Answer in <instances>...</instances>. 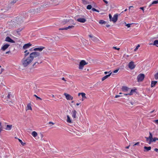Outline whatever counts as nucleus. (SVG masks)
Masks as SVG:
<instances>
[{
	"label": "nucleus",
	"instance_id": "f257e3e1",
	"mask_svg": "<svg viewBox=\"0 0 158 158\" xmlns=\"http://www.w3.org/2000/svg\"><path fill=\"white\" fill-rule=\"evenodd\" d=\"M32 61L31 59L29 56L27 58H24L22 60V65L24 67H26Z\"/></svg>",
	"mask_w": 158,
	"mask_h": 158
},
{
	"label": "nucleus",
	"instance_id": "f03ea898",
	"mask_svg": "<svg viewBox=\"0 0 158 158\" xmlns=\"http://www.w3.org/2000/svg\"><path fill=\"white\" fill-rule=\"evenodd\" d=\"M40 55V53L34 52H32L30 54L29 57L31 60H33L34 58H36L39 56Z\"/></svg>",
	"mask_w": 158,
	"mask_h": 158
},
{
	"label": "nucleus",
	"instance_id": "7ed1b4c3",
	"mask_svg": "<svg viewBox=\"0 0 158 158\" xmlns=\"http://www.w3.org/2000/svg\"><path fill=\"white\" fill-rule=\"evenodd\" d=\"M69 22L71 24L74 25L76 24L71 19H64L62 21L61 23L62 25H64Z\"/></svg>",
	"mask_w": 158,
	"mask_h": 158
},
{
	"label": "nucleus",
	"instance_id": "20e7f679",
	"mask_svg": "<svg viewBox=\"0 0 158 158\" xmlns=\"http://www.w3.org/2000/svg\"><path fill=\"white\" fill-rule=\"evenodd\" d=\"M145 75L143 74H140L137 77V79L138 82L142 81L144 79Z\"/></svg>",
	"mask_w": 158,
	"mask_h": 158
},
{
	"label": "nucleus",
	"instance_id": "39448f33",
	"mask_svg": "<svg viewBox=\"0 0 158 158\" xmlns=\"http://www.w3.org/2000/svg\"><path fill=\"white\" fill-rule=\"evenodd\" d=\"M87 63L84 60H81L80 63L79 68L80 69H82L84 67V66L87 64Z\"/></svg>",
	"mask_w": 158,
	"mask_h": 158
},
{
	"label": "nucleus",
	"instance_id": "423d86ee",
	"mask_svg": "<svg viewBox=\"0 0 158 158\" xmlns=\"http://www.w3.org/2000/svg\"><path fill=\"white\" fill-rule=\"evenodd\" d=\"M128 66L130 69H133L135 68V64L134 62L131 61L129 63Z\"/></svg>",
	"mask_w": 158,
	"mask_h": 158
},
{
	"label": "nucleus",
	"instance_id": "0eeeda50",
	"mask_svg": "<svg viewBox=\"0 0 158 158\" xmlns=\"http://www.w3.org/2000/svg\"><path fill=\"white\" fill-rule=\"evenodd\" d=\"M51 4L50 2H45L41 6V7H40V9L42 10L44 8L48 6Z\"/></svg>",
	"mask_w": 158,
	"mask_h": 158
},
{
	"label": "nucleus",
	"instance_id": "6e6552de",
	"mask_svg": "<svg viewBox=\"0 0 158 158\" xmlns=\"http://www.w3.org/2000/svg\"><path fill=\"white\" fill-rule=\"evenodd\" d=\"M89 37L91 38V40L94 42H98L99 41V40L95 36H93L92 35H89Z\"/></svg>",
	"mask_w": 158,
	"mask_h": 158
},
{
	"label": "nucleus",
	"instance_id": "1a4fd4ad",
	"mask_svg": "<svg viewBox=\"0 0 158 158\" xmlns=\"http://www.w3.org/2000/svg\"><path fill=\"white\" fill-rule=\"evenodd\" d=\"M118 15L117 14H115L113 17H112L110 21H112L114 23H115L118 20Z\"/></svg>",
	"mask_w": 158,
	"mask_h": 158
},
{
	"label": "nucleus",
	"instance_id": "9d476101",
	"mask_svg": "<svg viewBox=\"0 0 158 158\" xmlns=\"http://www.w3.org/2000/svg\"><path fill=\"white\" fill-rule=\"evenodd\" d=\"M64 95L65 96L66 99L68 100H72L73 99V97L69 94L64 93Z\"/></svg>",
	"mask_w": 158,
	"mask_h": 158
},
{
	"label": "nucleus",
	"instance_id": "9b49d317",
	"mask_svg": "<svg viewBox=\"0 0 158 158\" xmlns=\"http://www.w3.org/2000/svg\"><path fill=\"white\" fill-rule=\"evenodd\" d=\"M45 48V47L43 46H40L38 48H36L33 49V51H38L40 52L42 51Z\"/></svg>",
	"mask_w": 158,
	"mask_h": 158
},
{
	"label": "nucleus",
	"instance_id": "f8f14e48",
	"mask_svg": "<svg viewBox=\"0 0 158 158\" xmlns=\"http://www.w3.org/2000/svg\"><path fill=\"white\" fill-rule=\"evenodd\" d=\"M152 137V135L151 132H149V135L148 137H145L146 139V141L147 142L149 143V142L151 140V139Z\"/></svg>",
	"mask_w": 158,
	"mask_h": 158
},
{
	"label": "nucleus",
	"instance_id": "ddd939ff",
	"mask_svg": "<svg viewBox=\"0 0 158 158\" xmlns=\"http://www.w3.org/2000/svg\"><path fill=\"white\" fill-rule=\"evenodd\" d=\"M5 41L7 42H9L11 43H15V42L12 39H11L10 37H7Z\"/></svg>",
	"mask_w": 158,
	"mask_h": 158
},
{
	"label": "nucleus",
	"instance_id": "4468645a",
	"mask_svg": "<svg viewBox=\"0 0 158 158\" xmlns=\"http://www.w3.org/2000/svg\"><path fill=\"white\" fill-rule=\"evenodd\" d=\"M10 45L8 44H6L3 46L1 48V50L4 51L9 47Z\"/></svg>",
	"mask_w": 158,
	"mask_h": 158
},
{
	"label": "nucleus",
	"instance_id": "2eb2a0df",
	"mask_svg": "<svg viewBox=\"0 0 158 158\" xmlns=\"http://www.w3.org/2000/svg\"><path fill=\"white\" fill-rule=\"evenodd\" d=\"M77 20L80 22L84 23L86 21V20L84 18H79L77 19Z\"/></svg>",
	"mask_w": 158,
	"mask_h": 158
},
{
	"label": "nucleus",
	"instance_id": "dca6fc26",
	"mask_svg": "<svg viewBox=\"0 0 158 158\" xmlns=\"http://www.w3.org/2000/svg\"><path fill=\"white\" fill-rule=\"evenodd\" d=\"M77 113V112L75 110H74L72 111L71 114L72 115V117L73 118H76Z\"/></svg>",
	"mask_w": 158,
	"mask_h": 158
},
{
	"label": "nucleus",
	"instance_id": "f3484780",
	"mask_svg": "<svg viewBox=\"0 0 158 158\" xmlns=\"http://www.w3.org/2000/svg\"><path fill=\"white\" fill-rule=\"evenodd\" d=\"M31 45L30 43L26 44L23 46V49H26L29 48Z\"/></svg>",
	"mask_w": 158,
	"mask_h": 158
},
{
	"label": "nucleus",
	"instance_id": "a211bd4d",
	"mask_svg": "<svg viewBox=\"0 0 158 158\" xmlns=\"http://www.w3.org/2000/svg\"><path fill=\"white\" fill-rule=\"evenodd\" d=\"M112 73L110 72L109 74L108 75H106L104 77L102 78V81H103L106 79H107V78H108L110 76V75Z\"/></svg>",
	"mask_w": 158,
	"mask_h": 158
},
{
	"label": "nucleus",
	"instance_id": "6ab92c4d",
	"mask_svg": "<svg viewBox=\"0 0 158 158\" xmlns=\"http://www.w3.org/2000/svg\"><path fill=\"white\" fill-rule=\"evenodd\" d=\"M12 127V125H7L6 126L5 129L8 131H10Z\"/></svg>",
	"mask_w": 158,
	"mask_h": 158
},
{
	"label": "nucleus",
	"instance_id": "aec40b11",
	"mask_svg": "<svg viewBox=\"0 0 158 158\" xmlns=\"http://www.w3.org/2000/svg\"><path fill=\"white\" fill-rule=\"evenodd\" d=\"M156 140H158V138H153L152 137V139H151V140L149 142V144H150L152 142H155Z\"/></svg>",
	"mask_w": 158,
	"mask_h": 158
},
{
	"label": "nucleus",
	"instance_id": "412c9836",
	"mask_svg": "<svg viewBox=\"0 0 158 158\" xmlns=\"http://www.w3.org/2000/svg\"><path fill=\"white\" fill-rule=\"evenodd\" d=\"M128 89L129 88L126 86H123L122 88V91L124 92L127 91Z\"/></svg>",
	"mask_w": 158,
	"mask_h": 158
},
{
	"label": "nucleus",
	"instance_id": "4be33fe9",
	"mask_svg": "<svg viewBox=\"0 0 158 158\" xmlns=\"http://www.w3.org/2000/svg\"><path fill=\"white\" fill-rule=\"evenodd\" d=\"M66 121L68 123H72V120H71L69 116L68 115H67V119Z\"/></svg>",
	"mask_w": 158,
	"mask_h": 158
},
{
	"label": "nucleus",
	"instance_id": "5701e85b",
	"mask_svg": "<svg viewBox=\"0 0 158 158\" xmlns=\"http://www.w3.org/2000/svg\"><path fill=\"white\" fill-rule=\"evenodd\" d=\"M158 3V0L153 1L152 3L149 5V7H151L152 5L156 4Z\"/></svg>",
	"mask_w": 158,
	"mask_h": 158
},
{
	"label": "nucleus",
	"instance_id": "b1692460",
	"mask_svg": "<svg viewBox=\"0 0 158 158\" xmlns=\"http://www.w3.org/2000/svg\"><path fill=\"white\" fill-rule=\"evenodd\" d=\"M32 108L31 107V104L30 103H29L27 105V108L26 109V110H31Z\"/></svg>",
	"mask_w": 158,
	"mask_h": 158
},
{
	"label": "nucleus",
	"instance_id": "393cba45",
	"mask_svg": "<svg viewBox=\"0 0 158 158\" xmlns=\"http://www.w3.org/2000/svg\"><path fill=\"white\" fill-rule=\"evenodd\" d=\"M31 135L34 137H36L37 135L38 134L35 131H33L31 133Z\"/></svg>",
	"mask_w": 158,
	"mask_h": 158
},
{
	"label": "nucleus",
	"instance_id": "a878e982",
	"mask_svg": "<svg viewBox=\"0 0 158 158\" xmlns=\"http://www.w3.org/2000/svg\"><path fill=\"white\" fill-rule=\"evenodd\" d=\"M82 97V101H83L85 99V98H86V97L85 96V93H81V95Z\"/></svg>",
	"mask_w": 158,
	"mask_h": 158
},
{
	"label": "nucleus",
	"instance_id": "bb28decb",
	"mask_svg": "<svg viewBox=\"0 0 158 158\" xmlns=\"http://www.w3.org/2000/svg\"><path fill=\"white\" fill-rule=\"evenodd\" d=\"M74 26L73 25L69 26L67 27H66V30L68 29L71 30V29H73L74 28Z\"/></svg>",
	"mask_w": 158,
	"mask_h": 158
},
{
	"label": "nucleus",
	"instance_id": "cd10ccee",
	"mask_svg": "<svg viewBox=\"0 0 158 158\" xmlns=\"http://www.w3.org/2000/svg\"><path fill=\"white\" fill-rule=\"evenodd\" d=\"M157 81H152L151 82V87H153L155 86V85L156 84Z\"/></svg>",
	"mask_w": 158,
	"mask_h": 158
},
{
	"label": "nucleus",
	"instance_id": "c85d7f7f",
	"mask_svg": "<svg viewBox=\"0 0 158 158\" xmlns=\"http://www.w3.org/2000/svg\"><path fill=\"white\" fill-rule=\"evenodd\" d=\"M136 89H131L129 93V95H131L133 94L135 92Z\"/></svg>",
	"mask_w": 158,
	"mask_h": 158
},
{
	"label": "nucleus",
	"instance_id": "c756f323",
	"mask_svg": "<svg viewBox=\"0 0 158 158\" xmlns=\"http://www.w3.org/2000/svg\"><path fill=\"white\" fill-rule=\"evenodd\" d=\"M144 148L146 150H144V151H148L149 150H150L151 148V147H144Z\"/></svg>",
	"mask_w": 158,
	"mask_h": 158
},
{
	"label": "nucleus",
	"instance_id": "7c9ffc66",
	"mask_svg": "<svg viewBox=\"0 0 158 158\" xmlns=\"http://www.w3.org/2000/svg\"><path fill=\"white\" fill-rule=\"evenodd\" d=\"M153 45H156L158 47V40H155L154 41Z\"/></svg>",
	"mask_w": 158,
	"mask_h": 158
},
{
	"label": "nucleus",
	"instance_id": "2f4dec72",
	"mask_svg": "<svg viewBox=\"0 0 158 158\" xmlns=\"http://www.w3.org/2000/svg\"><path fill=\"white\" fill-rule=\"evenodd\" d=\"M106 23V22L102 20H101L99 21V23L101 24H105Z\"/></svg>",
	"mask_w": 158,
	"mask_h": 158
},
{
	"label": "nucleus",
	"instance_id": "473e14b6",
	"mask_svg": "<svg viewBox=\"0 0 158 158\" xmlns=\"http://www.w3.org/2000/svg\"><path fill=\"white\" fill-rule=\"evenodd\" d=\"M24 52L25 53L24 54V56L25 57L27 56L29 53V52H27V50H26L24 51Z\"/></svg>",
	"mask_w": 158,
	"mask_h": 158
},
{
	"label": "nucleus",
	"instance_id": "72a5a7b5",
	"mask_svg": "<svg viewBox=\"0 0 158 158\" xmlns=\"http://www.w3.org/2000/svg\"><path fill=\"white\" fill-rule=\"evenodd\" d=\"M82 3L85 5L89 3V2H88L87 1L85 0H82Z\"/></svg>",
	"mask_w": 158,
	"mask_h": 158
},
{
	"label": "nucleus",
	"instance_id": "f704fd0d",
	"mask_svg": "<svg viewBox=\"0 0 158 158\" xmlns=\"http://www.w3.org/2000/svg\"><path fill=\"white\" fill-rule=\"evenodd\" d=\"M92 6L91 5H88L87 6V9L88 10H90L92 8Z\"/></svg>",
	"mask_w": 158,
	"mask_h": 158
},
{
	"label": "nucleus",
	"instance_id": "c9c22d12",
	"mask_svg": "<svg viewBox=\"0 0 158 158\" xmlns=\"http://www.w3.org/2000/svg\"><path fill=\"white\" fill-rule=\"evenodd\" d=\"M19 139V141L21 143V144L22 145L24 146L25 144V143L23 142H22V141L21 139Z\"/></svg>",
	"mask_w": 158,
	"mask_h": 158
},
{
	"label": "nucleus",
	"instance_id": "e433bc0d",
	"mask_svg": "<svg viewBox=\"0 0 158 158\" xmlns=\"http://www.w3.org/2000/svg\"><path fill=\"white\" fill-rule=\"evenodd\" d=\"M139 47H140V45L139 44H138V45L135 48V49L134 51H135V52L136 51L138 50V48Z\"/></svg>",
	"mask_w": 158,
	"mask_h": 158
},
{
	"label": "nucleus",
	"instance_id": "4c0bfd02",
	"mask_svg": "<svg viewBox=\"0 0 158 158\" xmlns=\"http://www.w3.org/2000/svg\"><path fill=\"white\" fill-rule=\"evenodd\" d=\"M39 63L37 62H35L33 65V67H35V66L36 64H38Z\"/></svg>",
	"mask_w": 158,
	"mask_h": 158
},
{
	"label": "nucleus",
	"instance_id": "58836bf2",
	"mask_svg": "<svg viewBox=\"0 0 158 158\" xmlns=\"http://www.w3.org/2000/svg\"><path fill=\"white\" fill-rule=\"evenodd\" d=\"M34 96L37 99H39L40 100H42V99L40 98V97H38L36 95L34 94Z\"/></svg>",
	"mask_w": 158,
	"mask_h": 158
},
{
	"label": "nucleus",
	"instance_id": "ea45409f",
	"mask_svg": "<svg viewBox=\"0 0 158 158\" xmlns=\"http://www.w3.org/2000/svg\"><path fill=\"white\" fill-rule=\"evenodd\" d=\"M155 77L156 79H158V72L155 75Z\"/></svg>",
	"mask_w": 158,
	"mask_h": 158
},
{
	"label": "nucleus",
	"instance_id": "a19ab883",
	"mask_svg": "<svg viewBox=\"0 0 158 158\" xmlns=\"http://www.w3.org/2000/svg\"><path fill=\"white\" fill-rule=\"evenodd\" d=\"M125 24H126V26H127L128 27H131V24H126V23H125Z\"/></svg>",
	"mask_w": 158,
	"mask_h": 158
},
{
	"label": "nucleus",
	"instance_id": "79ce46f5",
	"mask_svg": "<svg viewBox=\"0 0 158 158\" xmlns=\"http://www.w3.org/2000/svg\"><path fill=\"white\" fill-rule=\"evenodd\" d=\"M113 48H114L115 49L117 50H119L120 49V48H117V47H113Z\"/></svg>",
	"mask_w": 158,
	"mask_h": 158
},
{
	"label": "nucleus",
	"instance_id": "37998d69",
	"mask_svg": "<svg viewBox=\"0 0 158 158\" xmlns=\"http://www.w3.org/2000/svg\"><path fill=\"white\" fill-rule=\"evenodd\" d=\"M118 70H119V69H117L114 71L113 73H116L118 71Z\"/></svg>",
	"mask_w": 158,
	"mask_h": 158
},
{
	"label": "nucleus",
	"instance_id": "c03bdc74",
	"mask_svg": "<svg viewBox=\"0 0 158 158\" xmlns=\"http://www.w3.org/2000/svg\"><path fill=\"white\" fill-rule=\"evenodd\" d=\"M59 30H66V27L60 28L59 29Z\"/></svg>",
	"mask_w": 158,
	"mask_h": 158
},
{
	"label": "nucleus",
	"instance_id": "a18cd8bd",
	"mask_svg": "<svg viewBox=\"0 0 158 158\" xmlns=\"http://www.w3.org/2000/svg\"><path fill=\"white\" fill-rule=\"evenodd\" d=\"M109 19H110V21H111V19L112 18V16H111V15L110 14H109Z\"/></svg>",
	"mask_w": 158,
	"mask_h": 158
},
{
	"label": "nucleus",
	"instance_id": "49530a36",
	"mask_svg": "<svg viewBox=\"0 0 158 158\" xmlns=\"http://www.w3.org/2000/svg\"><path fill=\"white\" fill-rule=\"evenodd\" d=\"M154 122H155L156 124H158V119L155 120L154 121Z\"/></svg>",
	"mask_w": 158,
	"mask_h": 158
},
{
	"label": "nucleus",
	"instance_id": "de8ad7c7",
	"mask_svg": "<svg viewBox=\"0 0 158 158\" xmlns=\"http://www.w3.org/2000/svg\"><path fill=\"white\" fill-rule=\"evenodd\" d=\"M139 142H137L135 143L134 145L133 146H135V145H138L139 144Z\"/></svg>",
	"mask_w": 158,
	"mask_h": 158
},
{
	"label": "nucleus",
	"instance_id": "09e8293b",
	"mask_svg": "<svg viewBox=\"0 0 158 158\" xmlns=\"http://www.w3.org/2000/svg\"><path fill=\"white\" fill-rule=\"evenodd\" d=\"M110 72H110V71H109V72H104V74H107L108 73H109V74H110Z\"/></svg>",
	"mask_w": 158,
	"mask_h": 158
},
{
	"label": "nucleus",
	"instance_id": "8fccbe9b",
	"mask_svg": "<svg viewBox=\"0 0 158 158\" xmlns=\"http://www.w3.org/2000/svg\"><path fill=\"white\" fill-rule=\"evenodd\" d=\"M48 124H52V125H54V123L52 122H50L48 123Z\"/></svg>",
	"mask_w": 158,
	"mask_h": 158
},
{
	"label": "nucleus",
	"instance_id": "3c124183",
	"mask_svg": "<svg viewBox=\"0 0 158 158\" xmlns=\"http://www.w3.org/2000/svg\"><path fill=\"white\" fill-rule=\"evenodd\" d=\"M103 2L106 4H108V2L106 0H103Z\"/></svg>",
	"mask_w": 158,
	"mask_h": 158
},
{
	"label": "nucleus",
	"instance_id": "603ef678",
	"mask_svg": "<svg viewBox=\"0 0 158 158\" xmlns=\"http://www.w3.org/2000/svg\"><path fill=\"white\" fill-rule=\"evenodd\" d=\"M92 10L93 11H96V9L94 8H92Z\"/></svg>",
	"mask_w": 158,
	"mask_h": 158
},
{
	"label": "nucleus",
	"instance_id": "864d4df0",
	"mask_svg": "<svg viewBox=\"0 0 158 158\" xmlns=\"http://www.w3.org/2000/svg\"><path fill=\"white\" fill-rule=\"evenodd\" d=\"M121 96L119 95H116L115 96V98H118V97H120Z\"/></svg>",
	"mask_w": 158,
	"mask_h": 158
},
{
	"label": "nucleus",
	"instance_id": "5fc2aeb1",
	"mask_svg": "<svg viewBox=\"0 0 158 158\" xmlns=\"http://www.w3.org/2000/svg\"><path fill=\"white\" fill-rule=\"evenodd\" d=\"M4 69L2 68L1 69V72L0 73H1L2 72H3L4 71Z\"/></svg>",
	"mask_w": 158,
	"mask_h": 158
},
{
	"label": "nucleus",
	"instance_id": "6e6d98bb",
	"mask_svg": "<svg viewBox=\"0 0 158 158\" xmlns=\"http://www.w3.org/2000/svg\"><path fill=\"white\" fill-rule=\"evenodd\" d=\"M154 150H155L156 152H158V149H157V148H155V149H154Z\"/></svg>",
	"mask_w": 158,
	"mask_h": 158
},
{
	"label": "nucleus",
	"instance_id": "4d7b16f0",
	"mask_svg": "<svg viewBox=\"0 0 158 158\" xmlns=\"http://www.w3.org/2000/svg\"><path fill=\"white\" fill-rule=\"evenodd\" d=\"M140 9L143 10V11H144V9L143 7H140Z\"/></svg>",
	"mask_w": 158,
	"mask_h": 158
},
{
	"label": "nucleus",
	"instance_id": "13d9d810",
	"mask_svg": "<svg viewBox=\"0 0 158 158\" xmlns=\"http://www.w3.org/2000/svg\"><path fill=\"white\" fill-rule=\"evenodd\" d=\"M17 0H15V1H14L13 2H11V3H15L16 2Z\"/></svg>",
	"mask_w": 158,
	"mask_h": 158
},
{
	"label": "nucleus",
	"instance_id": "bf43d9fd",
	"mask_svg": "<svg viewBox=\"0 0 158 158\" xmlns=\"http://www.w3.org/2000/svg\"><path fill=\"white\" fill-rule=\"evenodd\" d=\"M62 80L64 81H66V80L64 78V77H63L62 78Z\"/></svg>",
	"mask_w": 158,
	"mask_h": 158
},
{
	"label": "nucleus",
	"instance_id": "052dcab7",
	"mask_svg": "<svg viewBox=\"0 0 158 158\" xmlns=\"http://www.w3.org/2000/svg\"><path fill=\"white\" fill-rule=\"evenodd\" d=\"M129 146H130V145L128 146H127L125 148H127V149H128L129 148Z\"/></svg>",
	"mask_w": 158,
	"mask_h": 158
},
{
	"label": "nucleus",
	"instance_id": "680f3d73",
	"mask_svg": "<svg viewBox=\"0 0 158 158\" xmlns=\"http://www.w3.org/2000/svg\"><path fill=\"white\" fill-rule=\"evenodd\" d=\"M81 95V93H79L78 94V96H80V95Z\"/></svg>",
	"mask_w": 158,
	"mask_h": 158
},
{
	"label": "nucleus",
	"instance_id": "e2e57ef3",
	"mask_svg": "<svg viewBox=\"0 0 158 158\" xmlns=\"http://www.w3.org/2000/svg\"><path fill=\"white\" fill-rule=\"evenodd\" d=\"M154 110H153L150 112V114H151V113H152L153 112H154Z\"/></svg>",
	"mask_w": 158,
	"mask_h": 158
},
{
	"label": "nucleus",
	"instance_id": "0e129e2a",
	"mask_svg": "<svg viewBox=\"0 0 158 158\" xmlns=\"http://www.w3.org/2000/svg\"><path fill=\"white\" fill-rule=\"evenodd\" d=\"M10 51H8V52H6V54H8L9 53H10Z\"/></svg>",
	"mask_w": 158,
	"mask_h": 158
},
{
	"label": "nucleus",
	"instance_id": "69168bd1",
	"mask_svg": "<svg viewBox=\"0 0 158 158\" xmlns=\"http://www.w3.org/2000/svg\"><path fill=\"white\" fill-rule=\"evenodd\" d=\"M130 103L132 105H133V104H134V103L133 102H130Z\"/></svg>",
	"mask_w": 158,
	"mask_h": 158
},
{
	"label": "nucleus",
	"instance_id": "338daca9",
	"mask_svg": "<svg viewBox=\"0 0 158 158\" xmlns=\"http://www.w3.org/2000/svg\"><path fill=\"white\" fill-rule=\"evenodd\" d=\"M10 97V95L9 94H8V95L7 96V98H9Z\"/></svg>",
	"mask_w": 158,
	"mask_h": 158
},
{
	"label": "nucleus",
	"instance_id": "774afa93",
	"mask_svg": "<svg viewBox=\"0 0 158 158\" xmlns=\"http://www.w3.org/2000/svg\"><path fill=\"white\" fill-rule=\"evenodd\" d=\"M41 138H42L43 137V135L42 134H41Z\"/></svg>",
	"mask_w": 158,
	"mask_h": 158
}]
</instances>
